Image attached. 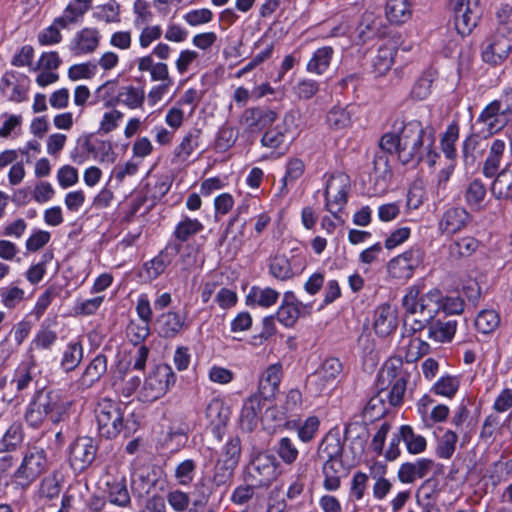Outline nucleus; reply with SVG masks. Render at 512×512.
I'll use <instances>...</instances> for the list:
<instances>
[{
    "label": "nucleus",
    "instance_id": "43",
    "mask_svg": "<svg viewBox=\"0 0 512 512\" xmlns=\"http://www.w3.org/2000/svg\"><path fill=\"white\" fill-rule=\"evenodd\" d=\"M201 130L197 128L191 129L182 139L180 144L175 148L174 154L181 161H187L192 153L199 146V138Z\"/></svg>",
    "mask_w": 512,
    "mask_h": 512
},
{
    "label": "nucleus",
    "instance_id": "58",
    "mask_svg": "<svg viewBox=\"0 0 512 512\" xmlns=\"http://www.w3.org/2000/svg\"><path fill=\"white\" fill-rule=\"evenodd\" d=\"M460 381L458 377L446 375L442 376L432 387L436 395L452 398L458 391Z\"/></svg>",
    "mask_w": 512,
    "mask_h": 512
},
{
    "label": "nucleus",
    "instance_id": "16",
    "mask_svg": "<svg viewBox=\"0 0 512 512\" xmlns=\"http://www.w3.org/2000/svg\"><path fill=\"white\" fill-rule=\"evenodd\" d=\"M278 114L267 107H251L244 110L241 124L251 133L261 132L271 127L277 120Z\"/></svg>",
    "mask_w": 512,
    "mask_h": 512
},
{
    "label": "nucleus",
    "instance_id": "42",
    "mask_svg": "<svg viewBox=\"0 0 512 512\" xmlns=\"http://www.w3.org/2000/svg\"><path fill=\"white\" fill-rule=\"evenodd\" d=\"M459 131L458 123L453 121L447 126L441 137V150L449 160H454L457 157L456 142L459 139Z\"/></svg>",
    "mask_w": 512,
    "mask_h": 512
},
{
    "label": "nucleus",
    "instance_id": "54",
    "mask_svg": "<svg viewBox=\"0 0 512 512\" xmlns=\"http://www.w3.org/2000/svg\"><path fill=\"white\" fill-rule=\"evenodd\" d=\"M457 441L456 432L447 430L438 441L436 455L441 459H450L456 450Z\"/></svg>",
    "mask_w": 512,
    "mask_h": 512
},
{
    "label": "nucleus",
    "instance_id": "23",
    "mask_svg": "<svg viewBox=\"0 0 512 512\" xmlns=\"http://www.w3.org/2000/svg\"><path fill=\"white\" fill-rule=\"evenodd\" d=\"M282 379V365L280 363L270 365L259 380L258 392L264 400H271L279 390Z\"/></svg>",
    "mask_w": 512,
    "mask_h": 512
},
{
    "label": "nucleus",
    "instance_id": "25",
    "mask_svg": "<svg viewBox=\"0 0 512 512\" xmlns=\"http://www.w3.org/2000/svg\"><path fill=\"white\" fill-rule=\"evenodd\" d=\"M264 401L261 396L256 394L244 401L240 412V425L243 430L251 432L256 428Z\"/></svg>",
    "mask_w": 512,
    "mask_h": 512
},
{
    "label": "nucleus",
    "instance_id": "9",
    "mask_svg": "<svg viewBox=\"0 0 512 512\" xmlns=\"http://www.w3.org/2000/svg\"><path fill=\"white\" fill-rule=\"evenodd\" d=\"M176 375L168 364L155 366L145 378L140 391L143 402H153L164 396L174 386Z\"/></svg>",
    "mask_w": 512,
    "mask_h": 512
},
{
    "label": "nucleus",
    "instance_id": "1",
    "mask_svg": "<svg viewBox=\"0 0 512 512\" xmlns=\"http://www.w3.org/2000/svg\"><path fill=\"white\" fill-rule=\"evenodd\" d=\"M393 132L385 133L380 139V147L398 154L403 165L417 166L425 161L433 167L440 157L435 147V131L431 126H423L419 120L408 122L396 120Z\"/></svg>",
    "mask_w": 512,
    "mask_h": 512
},
{
    "label": "nucleus",
    "instance_id": "8",
    "mask_svg": "<svg viewBox=\"0 0 512 512\" xmlns=\"http://www.w3.org/2000/svg\"><path fill=\"white\" fill-rule=\"evenodd\" d=\"M512 52V29L495 28L481 47L482 60L491 66L502 65Z\"/></svg>",
    "mask_w": 512,
    "mask_h": 512
},
{
    "label": "nucleus",
    "instance_id": "18",
    "mask_svg": "<svg viewBox=\"0 0 512 512\" xmlns=\"http://www.w3.org/2000/svg\"><path fill=\"white\" fill-rule=\"evenodd\" d=\"M206 419L209 421L213 434L221 440L230 418V409L224 401L219 398H213L205 409Z\"/></svg>",
    "mask_w": 512,
    "mask_h": 512
},
{
    "label": "nucleus",
    "instance_id": "17",
    "mask_svg": "<svg viewBox=\"0 0 512 512\" xmlns=\"http://www.w3.org/2000/svg\"><path fill=\"white\" fill-rule=\"evenodd\" d=\"M180 250V243H168L157 256L143 264L142 270L146 278L149 280L158 278Z\"/></svg>",
    "mask_w": 512,
    "mask_h": 512
},
{
    "label": "nucleus",
    "instance_id": "10",
    "mask_svg": "<svg viewBox=\"0 0 512 512\" xmlns=\"http://www.w3.org/2000/svg\"><path fill=\"white\" fill-rule=\"evenodd\" d=\"M455 30L461 36H468L482 17L480 0H450Z\"/></svg>",
    "mask_w": 512,
    "mask_h": 512
},
{
    "label": "nucleus",
    "instance_id": "63",
    "mask_svg": "<svg viewBox=\"0 0 512 512\" xmlns=\"http://www.w3.org/2000/svg\"><path fill=\"white\" fill-rule=\"evenodd\" d=\"M94 17L105 23L120 22V6L115 1L98 6L94 12Z\"/></svg>",
    "mask_w": 512,
    "mask_h": 512
},
{
    "label": "nucleus",
    "instance_id": "6",
    "mask_svg": "<svg viewBox=\"0 0 512 512\" xmlns=\"http://www.w3.org/2000/svg\"><path fill=\"white\" fill-rule=\"evenodd\" d=\"M510 121H512V90H506L499 98L484 107L475 125H482L478 132L487 138L501 131Z\"/></svg>",
    "mask_w": 512,
    "mask_h": 512
},
{
    "label": "nucleus",
    "instance_id": "12",
    "mask_svg": "<svg viewBox=\"0 0 512 512\" xmlns=\"http://www.w3.org/2000/svg\"><path fill=\"white\" fill-rule=\"evenodd\" d=\"M98 446L91 437H78L70 445L69 463L76 472H83L94 462Z\"/></svg>",
    "mask_w": 512,
    "mask_h": 512
},
{
    "label": "nucleus",
    "instance_id": "53",
    "mask_svg": "<svg viewBox=\"0 0 512 512\" xmlns=\"http://www.w3.org/2000/svg\"><path fill=\"white\" fill-rule=\"evenodd\" d=\"M197 463L193 459H186L180 462L174 472L177 483L181 486H188L195 477Z\"/></svg>",
    "mask_w": 512,
    "mask_h": 512
},
{
    "label": "nucleus",
    "instance_id": "31",
    "mask_svg": "<svg viewBox=\"0 0 512 512\" xmlns=\"http://www.w3.org/2000/svg\"><path fill=\"white\" fill-rule=\"evenodd\" d=\"M481 136L478 131H472L462 142L461 157L466 168H473L483 152Z\"/></svg>",
    "mask_w": 512,
    "mask_h": 512
},
{
    "label": "nucleus",
    "instance_id": "51",
    "mask_svg": "<svg viewBox=\"0 0 512 512\" xmlns=\"http://www.w3.org/2000/svg\"><path fill=\"white\" fill-rule=\"evenodd\" d=\"M395 50L389 46H382L378 49L377 55L373 60V67L378 75H384L394 64Z\"/></svg>",
    "mask_w": 512,
    "mask_h": 512
},
{
    "label": "nucleus",
    "instance_id": "62",
    "mask_svg": "<svg viewBox=\"0 0 512 512\" xmlns=\"http://www.w3.org/2000/svg\"><path fill=\"white\" fill-rule=\"evenodd\" d=\"M301 307L302 306L280 305L275 316L278 322L283 326L292 328L301 315Z\"/></svg>",
    "mask_w": 512,
    "mask_h": 512
},
{
    "label": "nucleus",
    "instance_id": "21",
    "mask_svg": "<svg viewBox=\"0 0 512 512\" xmlns=\"http://www.w3.org/2000/svg\"><path fill=\"white\" fill-rule=\"evenodd\" d=\"M107 371V357L96 355L87 365L81 377L75 382L78 391H85L96 384Z\"/></svg>",
    "mask_w": 512,
    "mask_h": 512
},
{
    "label": "nucleus",
    "instance_id": "26",
    "mask_svg": "<svg viewBox=\"0 0 512 512\" xmlns=\"http://www.w3.org/2000/svg\"><path fill=\"white\" fill-rule=\"evenodd\" d=\"M344 442L338 433L329 432L320 442L317 449V457L322 462L343 460Z\"/></svg>",
    "mask_w": 512,
    "mask_h": 512
},
{
    "label": "nucleus",
    "instance_id": "60",
    "mask_svg": "<svg viewBox=\"0 0 512 512\" xmlns=\"http://www.w3.org/2000/svg\"><path fill=\"white\" fill-rule=\"evenodd\" d=\"M333 190V179L328 180L325 189L326 209L331 212L335 218H338L336 211L333 210V205L338 207L340 210L347 202V193L344 188L338 189L336 194L331 198Z\"/></svg>",
    "mask_w": 512,
    "mask_h": 512
},
{
    "label": "nucleus",
    "instance_id": "44",
    "mask_svg": "<svg viewBox=\"0 0 512 512\" xmlns=\"http://www.w3.org/2000/svg\"><path fill=\"white\" fill-rule=\"evenodd\" d=\"M107 499L109 503L119 507H127L131 503V498L125 483V479L108 483Z\"/></svg>",
    "mask_w": 512,
    "mask_h": 512
},
{
    "label": "nucleus",
    "instance_id": "22",
    "mask_svg": "<svg viewBox=\"0 0 512 512\" xmlns=\"http://www.w3.org/2000/svg\"><path fill=\"white\" fill-rule=\"evenodd\" d=\"M350 465L344 460H336L322 463L323 487L327 491H336L341 486L342 478L349 473Z\"/></svg>",
    "mask_w": 512,
    "mask_h": 512
},
{
    "label": "nucleus",
    "instance_id": "45",
    "mask_svg": "<svg viewBox=\"0 0 512 512\" xmlns=\"http://www.w3.org/2000/svg\"><path fill=\"white\" fill-rule=\"evenodd\" d=\"M404 335L409 337L406 348L405 360L407 363H413L430 351L429 344L421 337H414L415 334L409 335L404 330Z\"/></svg>",
    "mask_w": 512,
    "mask_h": 512
},
{
    "label": "nucleus",
    "instance_id": "57",
    "mask_svg": "<svg viewBox=\"0 0 512 512\" xmlns=\"http://www.w3.org/2000/svg\"><path fill=\"white\" fill-rule=\"evenodd\" d=\"M22 429L20 424H13L2 437V453L16 452L17 448H22Z\"/></svg>",
    "mask_w": 512,
    "mask_h": 512
},
{
    "label": "nucleus",
    "instance_id": "38",
    "mask_svg": "<svg viewBox=\"0 0 512 512\" xmlns=\"http://www.w3.org/2000/svg\"><path fill=\"white\" fill-rule=\"evenodd\" d=\"M399 437L402 438L408 453L418 455L427 448V441L424 436L415 433L410 425H401L399 427Z\"/></svg>",
    "mask_w": 512,
    "mask_h": 512
},
{
    "label": "nucleus",
    "instance_id": "32",
    "mask_svg": "<svg viewBox=\"0 0 512 512\" xmlns=\"http://www.w3.org/2000/svg\"><path fill=\"white\" fill-rule=\"evenodd\" d=\"M137 67L140 72H150L152 81L172 84L169 69L164 62H154L152 55L140 57L137 60Z\"/></svg>",
    "mask_w": 512,
    "mask_h": 512
},
{
    "label": "nucleus",
    "instance_id": "48",
    "mask_svg": "<svg viewBox=\"0 0 512 512\" xmlns=\"http://www.w3.org/2000/svg\"><path fill=\"white\" fill-rule=\"evenodd\" d=\"M486 196V187L479 179H474L465 191L466 203L475 210L482 208V203Z\"/></svg>",
    "mask_w": 512,
    "mask_h": 512
},
{
    "label": "nucleus",
    "instance_id": "7",
    "mask_svg": "<svg viewBox=\"0 0 512 512\" xmlns=\"http://www.w3.org/2000/svg\"><path fill=\"white\" fill-rule=\"evenodd\" d=\"M280 463L276 457L265 451H255L251 454L243 479L246 483L260 488L269 487L278 476Z\"/></svg>",
    "mask_w": 512,
    "mask_h": 512
},
{
    "label": "nucleus",
    "instance_id": "39",
    "mask_svg": "<svg viewBox=\"0 0 512 512\" xmlns=\"http://www.w3.org/2000/svg\"><path fill=\"white\" fill-rule=\"evenodd\" d=\"M203 228L204 226L199 220L184 216L174 229L173 237L175 240L170 241L169 243L184 244L191 237L201 232Z\"/></svg>",
    "mask_w": 512,
    "mask_h": 512
},
{
    "label": "nucleus",
    "instance_id": "52",
    "mask_svg": "<svg viewBox=\"0 0 512 512\" xmlns=\"http://www.w3.org/2000/svg\"><path fill=\"white\" fill-rule=\"evenodd\" d=\"M326 122L331 129H344L351 123L350 112L346 108L333 106L327 113Z\"/></svg>",
    "mask_w": 512,
    "mask_h": 512
},
{
    "label": "nucleus",
    "instance_id": "20",
    "mask_svg": "<svg viewBox=\"0 0 512 512\" xmlns=\"http://www.w3.org/2000/svg\"><path fill=\"white\" fill-rule=\"evenodd\" d=\"M289 128L286 124V119L282 123L277 124L273 128H267L261 138V144L264 147L279 150V154H284L291 144V137L289 136Z\"/></svg>",
    "mask_w": 512,
    "mask_h": 512
},
{
    "label": "nucleus",
    "instance_id": "11",
    "mask_svg": "<svg viewBox=\"0 0 512 512\" xmlns=\"http://www.w3.org/2000/svg\"><path fill=\"white\" fill-rule=\"evenodd\" d=\"M47 467V459L44 450L31 449L22 456V461L13 473V481L25 488L35 481Z\"/></svg>",
    "mask_w": 512,
    "mask_h": 512
},
{
    "label": "nucleus",
    "instance_id": "3",
    "mask_svg": "<svg viewBox=\"0 0 512 512\" xmlns=\"http://www.w3.org/2000/svg\"><path fill=\"white\" fill-rule=\"evenodd\" d=\"M420 293L419 287L412 286L402 300V306L407 313L405 331L409 335L422 332L427 321L434 318L441 309L442 292L439 289L433 288L422 295Z\"/></svg>",
    "mask_w": 512,
    "mask_h": 512
},
{
    "label": "nucleus",
    "instance_id": "24",
    "mask_svg": "<svg viewBox=\"0 0 512 512\" xmlns=\"http://www.w3.org/2000/svg\"><path fill=\"white\" fill-rule=\"evenodd\" d=\"M470 220L471 215L466 209L453 207L443 213L439 228L443 233L454 234L465 228Z\"/></svg>",
    "mask_w": 512,
    "mask_h": 512
},
{
    "label": "nucleus",
    "instance_id": "13",
    "mask_svg": "<svg viewBox=\"0 0 512 512\" xmlns=\"http://www.w3.org/2000/svg\"><path fill=\"white\" fill-rule=\"evenodd\" d=\"M342 371V364L337 358H328L321 368L311 375L307 380V387L315 396L321 395L330 389L336 377Z\"/></svg>",
    "mask_w": 512,
    "mask_h": 512
},
{
    "label": "nucleus",
    "instance_id": "40",
    "mask_svg": "<svg viewBox=\"0 0 512 512\" xmlns=\"http://www.w3.org/2000/svg\"><path fill=\"white\" fill-rule=\"evenodd\" d=\"M411 4L408 0H388L386 16L391 23L402 24L411 17Z\"/></svg>",
    "mask_w": 512,
    "mask_h": 512
},
{
    "label": "nucleus",
    "instance_id": "2",
    "mask_svg": "<svg viewBox=\"0 0 512 512\" xmlns=\"http://www.w3.org/2000/svg\"><path fill=\"white\" fill-rule=\"evenodd\" d=\"M409 373L403 369L400 357H390L378 372L377 393L372 396L363 409V417L373 422L382 418L388 412V404L392 407L403 403L407 388Z\"/></svg>",
    "mask_w": 512,
    "mask_h": 512
},
{
    "label": "nucleus",
    "instance_id": "41",
    "mask_svg": "<svg viewBox=\"0 0 512 512\" xmlns=\"http://www.w3.org/2000/svg\"><path fill=\"white\" fill-rule=\"evenodd\" d=\"M333 53L334 50L330 46L317 49L307 63V71L318 75L323 74L330 65Z\"/></svg>",
    "mask_w": 512,
    "mask_h": 512
},
{
    "label": "nucleus",
    "instance_id": "55",
    "mask_svg": "<svg viewBox=\"0 0 512 512\" xmlns=\"http://www.w3.org/2000/svg\"><path fill=\"white\" fill-rule=\"evenodd\" d=\"M478 248V241L473 237L461 238L449 246V252L453 258L469 257Z\"/></svg>",
    "mask_w": 512,
    "mask_h": 512
},
{
    "label": "nucleus",
    "instance_id": "15",
    "mask_svg": "<svg viewBox=\"0 0 512 512\" xmlns=\"http://www.w3.org/2000/svg\"><path fill=\"white\" fill-rule=\"evenodd\" d=\"M306 266V260L301 255H293L288 258L284 254H278L269 259V273L280 281H287L299 275Z\"/></svg>",
    "mask_w": 512,
    "mask_h": 512
},
{
    "label": "nucleus",
    "instance_id": "46",
    "mask_svg": "<svg viewBox=\"0 0 512 512\" xmlns=\"http://www.w3.org/2000/svg\"><path fill=\"white\" fill-rule=\"evenodd\" d=\"M144 100V90L134 86L123 87L116 98L117 103L123 104L130 109L142 107Z\"/></svg>",
    "mask_w": 512,
    "mask_h": 512
},
{
    "label": "nucleus",
    "instance_id": "50",
    "mask_svg": "<svg viewBox=\"0 0 512 512\" xmlns=\"http://www.w3.org/2000/svg\"><path fill=\"white\" fill-rule=\"evenodd\" d=\"M274 450L281 461L286 465L294 464L299 455L296 445L288 437L280 438Z\"/></svg>",
    "mask_w": 512,
    "mask_h": 512
},
{
    "label": "nucleus",
    "instance_id": "28",
    "mask_svg": "<svg viewBox=\"0 0 512 512\" xmlns=\"http://www.w3.org/2000/svg\"><path fill=\"white\" fill-rule=\"evenodd\" d=\"M456 327L457 322L455 320L441 321L434 317L427 321L424 330L427 331V339L444 343L452 340Z\"/></svg>",
    "mask_w": 512,
    "mask_h": 512
},
{
    "label": "nucleus",
    "instance_id": "5",
    "mask_svg": "<svg viewBox=\"0 0 512 512\" xmlns=\"http://www.w3.org/2000/svg\"><path fill=\"white\" fill-rule=\"evenodd\" d=\"M70 406L71 402L60 391L40 390L29 404L25 419L33 427H38L45 418L56 424L65 420Z\"/></svg>",
    "mask_w": 512,
    "mask_h": 512
},
{
    "label": "nucleus",
    "instance_id": "56",
    "mask_svg": "<svg viewBox=\"0 0 512 512\" xmlns=\"http://www.w3.org/2000/svg\"><path fill=\"white\" fill-rule=\"evenodd\" d=\"M240 457L241 440L239 437H233L224 445L221 455L217 460L237 467Z\"/></svg>",
    "mask_w": 512,
    "mask_h": 512
},
{
    "label": "nucleus",
    "instance_id": "47",
    "mask_svg": "<svg viewBox=\"0 0 512 512\" xmlns=\"http://www.w3.org/2000/svg\"><path fill=\"white\" fill-rule=\"evenodd\" d=\"M500 324L499 314L492 309L482 310L475 319V327L482 334H490L495 331Z\"/></svg>",
    "mask_w": 512,
    "mask_h": 512
},
{
    "label": "nucleus",
    "instance_id": "4",
    "mask_svg": "<svg viewBox=\"0 0 512 512\" xmlns=\"http://www.w3.org/2000/svg\"><path fill=\"white\" fill-rule=\"evenodd\" d=\"M98 433L106 439L116 438L121 432L126 437L139 427L136 416H125L122 404L108 398L101 399L94 410Z\"/></svg>",
    "mask_w": 512,
    "mask_h": 512
},
{
    "label": "nucleus",
    "instance_id": "59",
    "mask_svg": "<svg viewBox=\"0 0 512 512\" xmlns=\"http://www.w3.org/2000/svg\"><path fill=\"white\" fill-rule=\"evenodd\" d=\"M434 76L431 71L424 72L414 83L411 89V96L415 100H424L431 93V85Z\"/></svg>",
    "mask_w": 512,
    "mask_h": 512
},
{
    "label": "nucleus",
    "instance_id": "49",
    "mask_svg": "<svg viewBox=\"0 0 512 512\" xmlns=\"http://www.w3.org/2000/svg\"><path fill=\"white\" fill-rule=\"evenodd\" d=\"M83 358V348L79 342L68 344L63 352L61 367L66 372L73 371L81 363Z\"/></svg>",
    "mask_w": 512,
    "mask_h": 512
},
{
    "label": "nucleus",
    "instance_id": "37",
    "mask_svg": "<svg viewBox=\"0 0 512 512\" xmlns=\"http://www.w3.org/2000/svg\"><path fill=\"white\" fill-rule=\"evenodd\" d=\"M279 295V292L273 288L253 286L246 296V304L249 306L270 307L277 302Z\"/></svg>",
    "mask_w": 512,
    "mask_h": 512
},
{
    "label": "nucleus",
    "instance_id": "33",
    "mask_svg": "<svg viewBox=\"0 0 512 512\" xmlns=\"http://www.w3.org/2000/svg\"><path fill=\"white\" fill-rule=\"evenodd\" d=\"M155 484V474L151 473L148 468L136 469L131 475V490L137 498L149 495Z\"/></svg>",
    "mask_w": 512,
    "mask_h": 512
},
{
    "label": "nucleus",
    "instance_id": "14",
    "mask_svg": "<svg viewBox=\"0 0 512 512\" xmlns=\"http://www.w3.org/2000/svg\"><path fill=\"white\" fill-rule=\"evenodd\" d=\"M423 253L418 248H411L394 257L387 264V272L390 277L397 280L410 279L415 269L422 260Z\"/></svg>",
    "mask_w": 512,
    "mask_h": 512
},
{
    "label": "nucleus",
    "instance_id": "19",
    "mask_svg": "<svg viewBox=\"0 0 512 512\" xmlns=\"http://www.w3.org/2000/svg\"><path fill=\"white\" fill-rule=\"evenodd\" d=\"M434 461L430 458H418L412 462L400 465L397 477L403 484L414 483L417 479L425 478L433 469Z\"/></svg>",
    "mask_w": 512,
    "mask_h": 512
},
{
    "label": "nucleus",
    "instance_id": "36",
    "mask_svg": "<svg viewBox=\"0 0 512 512\" xmlns=\"http://www.w3.org/2000/svg\"><path fill=\"white\" fill-rule=\"evenodd\" d=\"M494 177L491 186L492 195L498 200L512 202V170L505 168Z\"/></svg>",
    "mask_w": 512,
    "mask_h": 512
},
{
    "label": "nucleus",
    "instance_id": "35",
    "mask_svg": "<svg viewBox=\"0 0 512 512\" xmlns=\"http://www.w3.org/2000/svg\"><path fill=\"white\" fill-rule=\"evenodd\" d=\"M219 488L210 478V475H202L194 484L192 490V505L204 508L215 490Z\"/></svg>",
    "mask_w": 512,
    "mask_h": 512
},
{
    "label": "nucleus",
    "instance_id": "27",
    "mask_svg": "<svg viewBox=\"0 0 512 512\" xmlns=\"http://www.w3.org/2000/svg\"><path fill=\"white\" fill-rule=\"evenodd\" d=\"M184 318L177 312L169 311L159 315L155 321L158 335L162 338H175L184 327Z\"/></svg>",
    "mask_w": 512,
    "mask_h": 512
},
{
    "label": "nucleus",
    "instance_id": "34",
    "mask_svg": "<svg viewBox=\"0 0 512 512\" xmlns=\"http://www.w3.org/2000/svg\"><path fill=\"white\" fill-rule=\"evenodd\" d=\"M374 331L381 337L391 334L397 327V317L389 305L380 306L375 311Z\"/></svg>",
    "mask_w": 512,
    "mask_h": 512
},
{
    "label": "nucleus",
    "instance_id": "29",
    "mask_svg": "<svg viewBox=\"0 0 512 512\" xmlns=\"http://www.w3.org/2000/svg\"><path fill=\"white\" fill-rule=\"evenodd\" d=\"M506 143L502 139H494L490 145L488 155L484 161L482 173L487 178H493L500 171V165L504 157Z\"/></svg>",
    "mask_w": 512,
    "mask_h": 512
},
{
    "label": "nucleus",
    "instance_id": "30",
    "mask_svg": "<svg viewBox=\"0 0 512 512\" xmlns=\"http://www.w3.org/2000/svg\"><path fill=\"white\" fill-rule=\"evenodd\" d=\"M99 45V32L96 29L84 28L79 31L70 44L76 55L93 52Z\"/></svg>",
    "mask_w": 512,
    "mask_h": 512
},
{
    "label": "nucleus",
    "instance_id": "64",
    "mask_svg": "<svg viewBox=\"0 0 512 512\" xmlns=\"http://www.w3.org/2000/svg\"><path fill=\"white\" fill-rule=\"evenodd\" d=\"M235 469L236 466L217 460L214 465L213 475L210 478L218 487L228 485Z\"/></svg>",
    "mask_w": 512,
    "mask_h": 512
},
{
    "label": "nucleus",
    "instance_id": "61",
    "mask_svg": "<svg viewBox=\"0 0 512 512\" xmlns=\"http://www.w3.org/2000/svg\"><path fill=\"white\" fill-rule=\"evenodd\" d=\"M149 324L144 321H130L126 328V334L130 342L135 346L142 345L141 343L150 335Z\"/></svg>",
    "mask_w": 512,
    "mask_h": 512
}]
</instances>
